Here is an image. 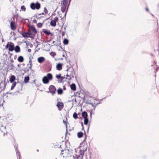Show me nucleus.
Segmentation results:
<instances>
[{
    "instance_id": "obj_1",
    "label": "nucleus",
    "mask_w": 159,
    "mask_h": 159,
    "mask_svg": "<svg viewBox=\"0 0 159 159\" xmlns=\"http://www.w3.org/2000/svg\"><path fill=\"white\" fill-rule=\"evenodd\" d=\"M30 7L32 10H39L41 7V5L38 2H36L35 3L33 2L31 3Z\"/></svg>"
},
{
    "instance_id": "obj_2",
    "label": "nucleus",
    "mask_w": 159,
    "mask_h": 159,
    "mask_svg": "<svg viewBox=\"0 0 159 159\" xmlns=\"http://www.w3.org/2000/svg\"><path fill=\"white\" fill-rule=\"evenodd\" d=\"M14 44L12 42H8L5 46L6 49H8L9 51L12 52L14 50Z\"/></svg>"
},
{
    "instance_id": "obj_3",
    "label": "nucleus",
    "mask_w": 159,
    "mask_h": 159,
    "mask_svg": "<svg viewBox=\"0 0 159 159\" xmlns=\"http://www.w3.org/2000/svg\"><path fill=\"white\" fill-rule=\"evenodd\" d=\"M49 91L48 93H50L52 95H53L55 93L56 91V89L55 87L53 85H51L48 88Z\"/></svg>"
},
{
    "instance_id": "obj_4",
    "label": "nucleus",
    "mask_w": 159,
    "mask_h": 159,
    "mask_svg": "<svg viewBox=\"0 0 159 159\" xmlns=\"http://www.w3.org/2000/svg\"><path fill=\"white\" fill-rule=\"evenodd\" d=\"M56 106L58 107L59 110H61L64 107V104L62 102H58Z\"/></svg>"
},
{
    "instance_id": "obj_5",
    "label": "nucleus",
    "mask_w": 159,
    "mask_h": 159,
    "mask_svg": "<svg viewBox=\"0 0 159 159\" xmlns=\"http://www.w3.org/2000/svg\"><path fill=\"white\" fill-rule=\"evenodd\" d=\"M88 146L87 144H84L82 147L80 149V152H83L84 153V152L86 151L87 149Z\"/></svg>"
},
{
    "instance_id": "obj_6",
    "label": "nucleus",
    "mask_w": 159,
    "mask_h": 159,
    "mask_svg": "<svg viewBox=\"0 0 159 159\" xmlns=\"http://www.w3.org/2000/svg\"><path fill=\"white\" fill-rule=\"evenodd\" d=\"M35 36V34L33 33L32 32H30L29 35H27L25 34H22V37L23 38H33Z\"/></svg>"
},
{
    "instance_id": "obj_7",
    "label": "nucleus",
    "mask_w": 159,
    "mask_h": 159,
    "mask_svg": "<svg viewBox=\"0 0 159 159\" xmlns=\"http://www.w3.org/2000/svg\"><path fill=\"white\" fill-rule=\"evenodd\" d=\"M47 78L49 81L51 80L53 78V76L52 74L51 73H48L47 74L46 76H44V79L45 78Z\"/></svg>"
},
{
    "instance_id": "obj_8",
    "label": "nucleus",
    "mask_w": 159,
    "mask_h": 159,
    "mask_svg": "<svg viewBox=\"0 0 159 159\" xmlns=\"http://www.w3.org/2000/svg\"><path fill=\"white\" fill-rule=\"evenodd\" d=\"M63 65V64L61 63H58L56 65V67L57 70H61L62 69V66Z\"/></svg>"
},
{
    "instance_id": "obj_9",
    "label": "nucleus",
    "mask_w": 159,
    "mask_h": 159,
    "mask_svg": "<svg viewBox=\"0 0 159 159\" xmlns=\"http://www.w3.org/2000/svg\"><path fill=\"white\" fill-rule=\"evenodd\" d=\"M42 31L47 35H51V36L53 35V34H52L49 30H47L46 29H43Z\"/></svg>"
},
{
    "instance_id": "obj_10",
    "label": "nucleus",
    "mask_w": 159,
    "mask_h": 159,
    "mask_svg": "<svg viewBox=\"0 0 159 159\" xmlns=\"http://www.w3.org/2000/svg\"><path fill=\"white\" fill-rule=\"evenodd\" d=\"M80 155H77L75 154L76 158L77 159H83V157L84 155V153L83 152H80Z\"/></svg>"
},
{
    "instance_id": "obj_11",
    "label": "nucleus",
    "mask_w": 159,
    "mask_h": 159,
    "mask_svg": "<svg viewBox=\"0 0 159 159\" xmlns=\"http://www.w3.org/2000/svg\"><path fill=\"white\" fill-rule=\"evenodd\" d=\"M61 38V36L60 35H59L58 37L57 38V41L59 42V44H60V47L62 49L63 51L64 52H65V53L66 54V55H67V53L66 52V51L63 48H62V47L61 46V40H60V38Z\"/></svg>"
},
{
    "instance_id": "obj_12",
    "label": "nucleus",
    "mask_w": 159,
    "mask_h": 159,
    "mask_svg": "<svg viewBox=\"0 0 159 159\" xmlns=\"http://www.w3.org/2000/svg\"><path fill=\"white\" fill-rule=\"evenodd\" d=\"M29 27L33 32L35 34L37 33L38 31L34 25H30Z\"/></svg>"
},
{
    "instance_id": "obj_13",
    "label": "nucleus",
    "mask_w": 159,
    "mask_h": 159,
    "mask_svg": "<svg viewBox=\"0 0 159 159\" xmlns=\"http://www.w3.org/2000/svg\"><path fill=\"white\" fill-rule=\"evenodd\" d=\"M45 60V58L43 57H40L37 59L38 62L40 63H41Z\"/></svg>"
},
{
    "instance_id": "obj_14",
    "label": "nucleus",
    "mask_w": 159,
    "mask_h": 159,
    "mask_svg": "<svg viewBox=\"0 0 159 159\" xmlns=\"http://www.w3.org/2000/svg\"><path fill=\"white\" fill-rule=\"evenodd\" d=\"M10 26L11 30H15L16 28V26L15 25V23L13 22H11L10 23Z\"/></svg>"
},
{
    "instance_id": "obj_15",
    "label": "nucleus",
    "mask_w": 159,
    "mask_h": 159,
    "mask_svg": "<svg viewBox=\"0 0 159 159\" xmlns=\"http://www.w3.org/2000/svg\"><path fill=\"white\" fill-rule=\"evenodd\" d=\"M16 79V76L13 75H11L9 81L11 83H13L15 82V80Z\"/></svg>"
},
{
    "instance_id": "obj_16",
    "label": "nucleus",
    "mask_w": 159,
    "mask_h": 159,
    "mask_svg": "<svg viewBox=\"0 0 159 159\" xmlns=\"http://www.w3.org/2000/svg\"><path fill=\"white\" fill-rule=\"evenodd\" d=\"M15 52L16 53H18L20 51V46L17 45L15 47V49H14Z\"/></svg>"
},
{
    "instance_id": "obj_17",
    "label": "nucleus",
    "mask_w": 159,
    "mask_h": 159,
    "mask_svg": "<svg viewBox=\"0 0 159 159\" xmlns=\"http://www.w3.org/2000/svg\"><path fill=\"white\" fill-rule=\"evenodd\" d=\"M81 115L84 118H87L88 117V113L85 111H83L81 113Z\"/></svg>"
},
{
    "instance_id": "obj_18",
    "label": "nucleus",
    "mask_w": 159,
    "mask_h": 159,
    "mask_svg": "<svg viewBox=\"0 0 159 159\" xmlns=\"http://www.w3.org/2000/svg\"><path fill=\"white\" fill-rule=\"evenodd\" d=\"M71 89L72 91H75L76 90V86L75 84L72 83L70 85Z\"/></svg>"
},
{
    "instance_id": "obj_19",
    "label": "nucleus",
    "mask_w": 159,
    "mask_h": 159,
    "mask_svg": "<svg viewBox=\"0 0 159 159\" xmlns=\"http://www.w3.org/2000/svg\"><path fill=\"white\" fill-rule=\"evenodd\" d=\"M15 150L17 156H18L19 157V159H20L21 155L17 147L15 148Z\"/></svg>"
},
{
    "instance_id": "obj_20",
    "label": "nucleus",
    "mask_w": 159,
    "mask_h": 159,
    "mask_svg": "<svg viewBox=\"0 0 159 159\" xmlns=\"http://www.w3.org/2000/svg\"><path fill=\"white\" fill-rule=\"evenodd\" d=\"M42 82L44 84H47L49 83V81L47 78H45L44 79V77L42 78Z\"/></svg>"
},
{
    "instance_id": "obj_21",
    "label": "nucleus",
    "mask_w": 159,
    "mask_h": 159,
    "mask_svg": "<svg viewBox=\"0 0 159 159\" xmlns=\"http://www.w3.org/2000/svg\"><path fill=\"white\" fill-rule=\"evenodd\" d=\"M18 61L20 62H22L24 61L23 57L21 56H20L17 58Z\"/></svg>"
},
{
    "instance_id": "obj_22",
    "label": "nucleus",
    "mask_w": 159,
    "mask_h": 159,
    "mask_svg": "<svg viewBox=\"0 0 159 159\" xmlns=\"http://www.w3.org/2000/svg\"><path fill=\"white\" fill-rule=\"evenodd\" d=\"M57 22L55 21V20H52L50 22V25L51 26L55 27L56 25Z\"/></svg>"
},
{
    "instance_id": "obj_23",
    "label": "nucleus",
    "mask_w": 159,
    "mask_h": 159,
    "mask_svg": "<svg viewBox=\"0 0 159 159\" xmlns=\"http://www.w3.org/2000/svg\"><path fill=\"white\" fill-rule=\"evenodd\" d=\"M84 134L81 131L78 132L77 133V137L79 138H80L83 137Z\"/></svg>"
},
{
    "instance_id": "obj_24",
    "label": "nucleus",
    "mask_w": 159,
    "mask_h": 159,
    "mask_svg": "<svg viewBox=\"0 0 159 159\" xmlns=\"http://www.w3.org/2000/svg\"><path fill=\"white\" fill-rule=\"evenodd\" d=\"M67 5L65 6H63L61 7V10L62 13H64L65 12H66V11L67 9Z\"/></svg>"
},
{
    "instance_id": "obj_25",
    "label": "nucleus",
    "mask_w": 159,
    "mask_h": 159,
    "mask_svg": "<svg viewBox=\"0 0 159 159\" xmlns=\"http://www.w3.org/2000/svg\"><path fill=\"white\" fill-rule=\"evenodd\" d=\"M57 92L59 95L62 94L63 93V90L61 88H59L57 90Z\"/></svg>"
},
{
    "instance_id": "obj_26",
    "label": "nucleus",
    "mask_w": 159,
    "mask_h": 159,
    "mask_svg": "<svg viewBox=\"0 0 159 159\" xmlns=\"http://www.w3.org/2000/svg\"><path fill=\"white\" fill-rule=\"evenodd\" d=\"M69 40L66 38H64L63 41V43L64 45H67L69 43Z\"/></svg>"
},
{
    "instance_id": "obj_27",
    "label": "nucleus",
    "mask_w": 159,
    "mask_h": 159,
    "mask_svg": "<svg viewBox=\"0 0 159 159\" xmlns=\"http://www.w3.org/2000/svg\"><path fill=\"white\" fill-rule=\"evenodd\" d=\"M30 80V78L29 76H25L24 78V82L25 83H27Z\"/></svg>"
},
{
    "instance_id": "obj_28",
    "label": "nucleus",
    "mask_w": 159,
    "mask_h": 159,
    "mask_svg": "<svg viewBox=\"0 0 159 159\" xmlns=\"http://www.w3.org/2000/svg\"><path fill=\"white\" fill-rule=\"evenodd\" d=\"M19 90H18V91H16V92H14V93L9 92H8L6 93V94H9L12 95H15L16 93H19Z\"/></svg>"
},
{
    "instance_id": "obj_29",
    "label": "nucleus",
    "mask_w": 159,
    "mask_h": 159,
    "mask_svg": "<svg viewBox=\"0 0 159 159\" xmlns=\"http://www.w3.org/2000/svg\"><path fill=\"white\" fill-rule=\"evenodd\" d=\"M89 121L88 118H84V124L85 125H87Z\"/></svg>"
},
{
    "instance_id": "obj_30",
    "label": "nucleus",
    "mask_w": 159,
    "mask_h": 159,
    "mask_svg": "<svg viewBox=\"0 0 159 159\" xmlns=\"http://www.w3.org/2000/svg\"><path fill=\"white\" fill-rule=\"evenodd\" d=\"M73 116L74 118L75 119H76L77 118H78V114L76 112H75L74 113L73 115Z\"/></svg>"
},
{
    "instance_id": "obj_31",
    "label": "nucleus",
    "mask_w": 159,
    "mask_h": 159,
    "mask_svg": "<svg viewBox=\"0 0 159 159\" xmlns=\"http://www.w3.org/2000/svg\"><path fill=\"white\" fill-rule=\"evenodd\" d=\"M16 84V82L13 83V84H12L11 87V90H12L15 87Z\"/></svg>"
},
{
    "instance_id": "obj_32",
    "label": "nucleus",
    "mask_w": 159,
    "mask_h": 159,
    "mask_svg": "<svg viewBox=\"0 0 159 159\" xmlns=\"http://www.w3.org/2000/svg\"><path fill=\"white\" fill-rule=\"evenodd\" d=\"M43 23L40 22L38 23L37 24V26L39 28H41L42 27Z\"/></svg>"
},
{
    "instance_id": "obj_33",
    "label": "nucleus",
    "mask_w": 159,
    "mask_h": 159,
    "mask_svg": "<svg viewBox=\"0 0 159 159\" xmlns=\"http://www.w3.org/2000/svg\"><path fill=\"white\" fill-rule=\"evenodd\" d=\"M94 108L93 109H92L91 111H90V110L89 111V112H90V119H91V118H92V113H93V112L92 111L93 110L94 111L95 110V106H94ZM88 111L89 112V111Z\"/></svg>"
},
{
    "instance_id": "obj_34",
    "label": "nucleus",
    "mask_w": 159,
    "mask_h": 159,
    "mask_svg": "<svg viewBox=\"0 0 159 159\" xmlns=\"http://www.w3.org/2000/svg\"><path fill=\"white\" fill-rule=\"evenodd\" d=\"M68 11V9H67L66 11V12H65V14L64 15V16L63 17V18H61V20H62V21H63L62 20L64 18H65V19H66V15L67 12Z\"/></svg>"
},
{
    "instance_id": "obj_35",
    "label": "nucleus",
    "mask_w": 159,
    "mask_h": 159,
    "mask_svg": "<svg viewBox=\"0 0 159 159\" xmlns=\"http://www.w3.org/2000/svg\"><path fill=\"white\" fill-rule=\"evenodd\" d=\"M50 55L52 57H54L56 55V53L53 52H50Z\"/></svg>"
},
{
    "instance_id": "obj_36",
    "label": "nucleus",
    "mask_w": 159,
    "mask_h": 159,
    "mask_svg": "<svg viewBox=\"0 0 159 159\" xmlns=\"http://www.w3.org/2000/svg\"><path fill=\"white\" fill-rule=\"evenodd\" d=\"M33 17H35L36 18H37V19H40L42 18H43L44 17L43 16H40V17H38V15L37 14H35L34 16H33Z\"/></svg>"
},
{
    "instance_id": "obj_37",
    "label": "nucleus",
    "mask_w": 159,
    "mask_h": 159,
    "mask_svg": "<svg viewBox=\"0 0 159 159\" xmlns=\"http://www.w3.org/2000/svg\"><path fill=\"white\" fill-rule=\"evenodd\" d=\"M61 74H59L57 75V74L56 76V77L57 79H59L60 78H61Z\"/></svg>"
},
{
    "instance_id": "obj_38",
    "label": "nucleus",
    "mask_w": 159,
    "mask_h": 159,
    "mask_svg": "<svg viewBox=\"0 0 159 159\" xmlns=\"http://www.w3.org/2000/svg\"><path fill=\"white\" fill-rule=\"evenodd\" d=\"M26 9V8L24 5H22L21 7V9L22 11H25Z\"/></svg>"
},
{
    "instance_id": "obj_39",
    "label": "nucleus",
    "mask_w": 159,
    "mask_h": 159,
    "mask_svg": "<svg viewBox=\"0 0 159 159\" xmlns=\"http://www.w3.org/2000/svg\"><path fill=\"white\" fill-rule=\"evenodd\" d=\"M73 66V65H72V66ZM71 68H72V69H71V73H70V74H75V71L74 70V69H73V66H72L71 67Z\"/></svg>"
},
{
    "instance_id": "obj_40",
    "label": "nucleus",
    "mask_w": 159,
    "mask_h": 159,
    "mask_svg": "<svg viewBox=\"0 0 159 159\" xmlns=\"http://www.w3.org/2000/svg\"><path fill=\"white\" fill-rule=\"evenodd\" d=\"M11 20H9V21L11 22H13L14 23H15V18L14 17H12L11 19Z\"/></svg>"
},
{
    "instance_id": "obj_41",
    "label": "nucleus",
    "mask_w": 159,
    "mask_h": 159,
    "mask_svg": "<svg viewBox=\"0 0 159 159\" xmlns=\"http://www.w3.org/2000/svg\"><path fill=\"white\" fill-rule=\"evenodd\" d=\"M11 68L10 69V70H14V68H15L13 64V63H11Z\"/></svg>"
},
{
    "instance_id": "obj_42",
    "label": "nucleus",
    "mask_w": 159,
    "mask_h": 159,
    "mask_svg": "<svg viewBox=\"0 0 159 159\" xmlns=\"http://www.w3.org/2000/svg\"><path fill=\"white\" fill-rule=\"evenodd\" d=\"M85 103L87 104L91 105L93 107H94V106H95L93 103L90 102H85Z\"/></svg>"
},
{
    "instance_id": "obj_43",
    "label": "nucleus",
    "mask_w": 159,
    "mask_h": 159,
    "mask_svg": "<svg viewBox=\"0 0 159 159\" xmlns=\"http://www.w3.org/2000/svg\"><path fill=\"white\" fill-rule=\"evenodd\" d=\"M44 12L45 14H47L48 13V10L46 7H44Z\"/></svg>"
},
{
    "instance_id": "obj_44",
    "label": "nucleus",
    "mask_w": 159,
    "mask_h": 159,
    "mask_svg": "<svg viewBox=\"0 0 159 159\" xmlns=\"http://www.w3.org/2000/svg\"><path fill=\"white\" fill-rule=\"evenodd\" d=\"M61 5L63 6H66L67 5H66L65 4V3L62 1H61Z\"/></svg>"
},
{
    "instance_id": "obj_45",
    "label": "nucleus",
    "mask_w": 159,
    "mask_h": 159,
    "mask_svg": "<svg viewBox=\"0 0 159 159\" xmlns=\"http://www.w3.org/2000/svg\"><path fill=\"white\" fill-rule=\"evenodd\" d=\"M58 83H61L63 82V80L61 79L60 78V79H58Z\"/></svg>"
},
{
    "instance_id": "obj_46",
    "label": "nucleus",
    "mask_w": 159,
    "mask_h": 159,
    "mask_svg": "<svg viewBox=\"0 0 159 159\" xmlns=\"http://www.w3.org/2000/svg\"><path fill=\"white\" fill-rule=\"evenodd\" d=\"M83 144V142H82L80 143V146H79L78 147V148H81L82 147V146Z\"/></svg>"
},
{
    "instance_id": "obj_47",
    "label": "nucleus",
    "mask_w": 159,
    "mask_h": 159,
    "mask_svg": "<svg viewBox=\"0 0 159 159\" xmlns=\"http://www.w3.org/2000/svg\"><path fill=\"white\" fill-rule=\"evenodd\" d=\"M53 20H55V21L57 22L58 20V18L57 17H56Z\"/></svg>"
},
{
    "instance_id": "obj_48",
    "label": "nucleus",
    "mask_w": 159,
    "mask_h": 159,
    "mask_svg": "<svg viewBox=\"0 0 159 159\" xmlns=\"http://www.w3.org/2000/svg\"><path fill=\"white\" fill-rule=\"evenodd\" d=\"M29 43V45L30 47V48H32L33 47V44H32L31 43Z\"/></svg>"
},
{
    "instance_id": "obj_49",
    "label": "nucleus",
    "mask_w": 159,
    "mask_h": 159,
    "mask_svg": "<svg viewBox=\"0 0 159 159\" xmlns=\"http://www.w3.org/2000/svg\"><path fill=\"white\" fill-rule=\"evenodd\" d=\"M30 31H26V32H25L24 34H27V35H29V34H30Z\"/></svg>"
},
{
    "instance_id": "obj_50",
    "label": "nucleus",
    "mask_w": 159,
    "mask_h": 159,
    "mask_svg": "<svg viewBox=\"0 0 159 159\" xmlns=\"http://www.w3.org/2000/svg\"><path fill=\"white\" fill-rule=\"evenodd\" d=\"M29 69H27V68H26L25 69L24 71L25 72H27L28 71H29Z\"/></svg>"
},
{
    "instance_id": "obj_51",
    "label": "nucleus",
    "mask_w": 159,
    "mask_h": 159,
    "mask_svg": "<svg viewBox=\"0 0 159 159\" xmlns=\"http://www.w3.org/2000/svg\"><path fill=\"white\" fill-rule=\"evenodd\" d=\"M63 122L64 124H65L66 125V128L67 127V121H66L65 120H63Z\"/></svg>"
},
{
    "instance_id": "obj_52",
    "label": "nucleus",
    "mask_w": 159,
    "mask_h": 159,
    "mask_svg": "<svg viewBox=\"0 0 159 159\" xmlns=\"http://www.w3.org/2000/svg\"><path fill=\"white\" fill-rule=\"evenodd\" d=\"M75 75V74H73H73H70V76H71L70 77H71V78H74V75Z\"/></svg>"
},
{
    "instance_id": "obj_53",
    "label": "nucleus",
    "mask_w": 159,
    "mask_h": 159,
    "mask_svg": "<svg viewBox=\"0 0 159 159\" xmlns=\"http://www.w3.org/2000/svg\"><path fill=\"white\" fill-rule=\"evenodd\" d=\"M62 1H63V2L65 3L66 5L67 4V0H62Z\"/></svg>"
},
{
    "instance_id": "obj_54",
    "label": "nucleus",
    "mask_w": 159,
    "mask_h": 159,
    "mask_svg": "<svg viewBox=\"0 0 159 159\" xmlns=\"http://www.w3.org/2000/svg\"><path fill=\"white\" fill-rule=\"evenodd\" d=\"M65 31H63L62 32V33H61L62 36H64L65 35Z\"/></svg>"
},
{
    "instance_id": "obj_55",
    "label": "nucleus",
    "mask_w": 159,
    "mask_h": 159,
    "mask_svg": "<svg viewBox=\"0 0 159 159\" xmlns=\"http://www.w3.org/2000/svg\"><path fill=\"white\" fill-rule=\"evenodd\" d=\"M64 23H65V22L64 21H62V26L61 27V30L62 29V28H63V26Z\"/></svg>"
},
{
    "instance_id": "obj_56",
    "label": "nucleus",
    "mask_w": 159,
    "mask_h": 159,
    "mask_svg": "<svg viewBox=\"0 0 159 159\" xmlns=\"http://www.w3.org/2000/svg\"><path fill=\"white\" fill-rule=\"evenodd\" d=\"M67 127L66 128V131L65 133V137H66V136L67 134Z\"/></svg>"
},
{
    "instance_id": "obj_57",
    "label": "nucleus",
    "mask_w": 159,
    "mask_h": 159,
    "mask_svg": "<svg viewBox=\"0 0 159 159\" xmlns=\"http://www.w3.org/2000/svg\"><path fill=\"white\" fill-rule=\"evenodd\" d=\"M33 22L34 23H37V20L36 19H34L33 20Z\"/></svg>"
},
{
    "instance_id": "obj_58",
    "label": "nucleus",
    "mask_w": 159,
    "mask_h": 159,
    "mask_svg": "<svg viewBox=\"0 0 159 159\" xmlns=\"http://www.w3.org/2000/svg\"><path fill=\"white\" fill-rule=\"evenodd\" d=\"M102 102H98L97 103V104H96V105L95 106V108L96 107V106L98 105V104H100V103H101Z\"/></svg>"
},
{
    "instance_id": "obj_59",
    "label": "nucleus",
    "mask_w": 159,
    "mask_h": 159,
    "mask_svg": "<svg viewBox=\"0 0 159 159\" xmlns=\"http://www.w3.org/2000/svg\"><path fill=\"white\" fill-rule=\"evenodd\" d=\"M67 62L68 63H69L70 66H71V64H70V60H67Z\"/></svg>"
},
{
    "instance_id": "obj_60",
    "label": "nucleus",
    "mask_w": 159,
    "mask_h": 159,
    "mask_svg": "<svg viewBox=\"0 0 159 159\" xmlns=\"http://www.w3.org/2000/svg\"><path fill=\"white\" fill-rule=\"evenodd\" d=\"M36 80H35V79L34 80H33V83L34 84H35V85H36V86H37V85H36V83H35Z\"/></svg>"
},
{
    "instance_id": "obj_61",
    "label": "nucleus",
    "mask_w": 159,
    "mask_h": 159,
    "mask_svg": "<svg viewBox=\"0 0 159 159\" xmlns=\"http://www.w3.org/2000/svg\"><path fill=\"white\" fill-rule=\"evenodd\" d=\"M52 40V39H50L49 40H48V41H45V42H44V43H46L47 42H50L51 40Z\"/></svg>"
},
{
    "instance_id": "obj_62",
    "label": "nucleus",
    "mask_w": 159,
    "mask_h": 159,
    "mask_svg": "<svg viewBox=\"0 0 159 159\" xmlns=\"http://www.w3.org/2000/svg\"><path fill=\"white\" fill-rule=\"evenodd\" d=\"M84 137L87 138V135L86 134V132H85V131H84Z\"/></svg>"
},
{
    "instance_id": "obj_63",
    "label": "nucleus",
    "mask_w": 159,
    "mask_h": 159,
    "mask_svg": "<svg viewBox=\"0 0 159 159\" xmlns=\"http://www.w3.org/2000/svg\"><path fill=\"white\" fill-rule=\"evenodd\" d=\"M8 53H9V54H10V58H11V56L13 55V54H12V53H10V52H8Z\"/></svg>"
},
{
    "instance_id": "obj_64",
    "label": "nucleus",
    "mask_w": 159,
    "mask_h": 159,
    "mask_svg": "<svg viewBox=\"0 0 159 159\" xmlns=\"http://www.w3.org/2000/svg\"><path fill=\"white\" fill-rule=\"evenodd\" d=\"M62 80H63L65 78V76H61V78Z\"/></svg>"
}]
</instances>
